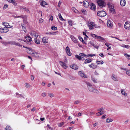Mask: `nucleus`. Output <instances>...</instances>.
Returning a JSON list of instances; mask_svg holds the SVG:
<instances>
[{"label": "nucleus", "instance_id": "nucleus-15", "mask_svg": "<svg viewBox=\"0 0 130 130\" xmlns=\"http://www.w3.org/2000/svg\"><path fill=\"white\" fill-rule=\"evenodd\" d=\"M25 38L28 42H30L32 41L31 38L29 36H25Z\"/></svg>", "mask_w": 130, "mask_h": 130}, {"label": "nucleus", "instance_id": "nucleus-22", "mask_svg": "<svg viewBox=\"0 0 130 130\" xmlns=\"http://www.w3.org/2000/svg\"><path fill=\"white\" fill-rule=\"evenodd\" d=\"M90 43L94 47L98 49L99 46H97L96 45H95V44H94L92 42L90 41Z\"/></svg>", "mask_w": 130, "mask_h": 130}, {"label": "nucleus", "instance_id": "nucleus-13", "mask_svg": "<svg viewBox=\"0 0 130 130\" xmlns=\"http://www.w3.org/2000/svg\"><path fill=\"white\" fill-rule=\"evenodd\" d=\"M89 66L91 68L93 69L96 68L97 67V66L96 65H95L93 63H92L91 64L89 65Z\"/></svg>", "mask_w": 130, "mask_h": 130}, {"label": "nucleus", "instance_id": "nucleus-63", "mask_svg": "<svg viewBox=\"0 0 130 130\" xmlns=\"http://www.w3.org/2000/svg\"><path fill=\"white\" fill-rule=\"evenodd\" d=\"M34 78V77L33 75H31V79L32 80H33Z\"/></svg>", "mask_w": 130, "mask_h": 130}, {"label": "nucleus", "instance_id": "nucleus-60", "mask_svg": "<svg viewBox=\"0 0 130 130\" xmlns=\"http://www.w3.org/2000/svg\"><path fill=\"white\" fill-rule=\"evenodd\" d=\"M110 10L112 13H113L115 12V10L113 8L110 9Z\"/></svg>", "mask_w": 130, "mask_h": 130}, {"label": "nucleus", "instance_id": "nucleus-3", "mask_svg": "<svg viewBox=\"0 0 130 130\" xmlns=\"http://www.w3.org/2000/svg\"><path fill=\"white\" fill-rule=\"evenodd\" d=\"M9 31V29L7 27L0 28V32L2 33H6Z\"/></svg>", "mask_w": 130, "mask_h": 130}, {"label": "nucleus", "instance_id": "nucleus-4", "mask_svg": "<svg viewBox=\"0 0 130 130\" xmlns=\"http://www.w3.org/2000/svg\"><path fill=\"white\" fill-rule=\"evenodd\" d=\"M94 25H95L94 23L92 22H90L88 24V26L89 27V29L91 30L93 29V27Z\"/></svg>", "mask_w": 130, "mask_h": 130}, {"label": "nucleus", "instance_id": "nucleus-14", "mask_svg": "<svg viewBox=\"0 0 130 130\" xmlns=\"http://www.w3.org/2000/svg\"><path fill=\"white\" fill-rule=\"evenodd\" d=\"M90 6V8L91 10H95L96 6L94 4L92 3H91Z\"/></svg>", "mask_w": 130, "mask_h": 130}, {"label": "nucleus", "instance_id": "nucleus-33", "mask_svg": "<svg viewBox=\"0 0 130 130\" xmlns=\"http://www.w3.org/2000/svg\"><path fill=\"white\" fill-rule=\"evenodd\" d=\"M6 130H12L11 128L8 125H7L6 127Z\"/></svg>", "mask_w": 130, "mask_h": 130}, {"label": "nucleus", "instance_id": "nucleus-46", "mask_svg": "<svg viewBox=\"0 0 130 130\" xmlns=\"http://www.w3.org/2000/svg\"><path fill=\"white\" fill-rule=\"evenodd\" d=\"M8 7V5H7V4H5L4 5V6L3 8V10L5 9L6 8H7Z\"/></svg>", "mask_w": 130, "mask_h": 130}, {"label": "nucleus", "instance_id": "nucleus-28", "mask_svg": "<svg viewBox=\"0 0 130 130\" xmlns=\"http://www.w3.org/2000/svg\"><path fill=\"white\" fill-rule=\"evenodd\" d=\"M24 47L27 48L28 50H27V52L28 53L30 54V52H32V50H30L29 48H28L27 47H25L24 46H23Z\"/></svg>", "mask_w": 130, "mask_h": 130}, {"label": "nucleus", "instance_id": "nucleus-45", "mask_svg": "<svg viewBox=\"0 0 130 130\" xmlns=\"http://www.w3.org/2000/svg\"><path fill=\"white\" fill-rule=\"evenodd\" d=\"M75 57L76 58H77V59H78L79 60H80V58H81V56H79L77 55H76L75 56Z\"/></svg>", "mask_w": 130, "mask_h": 130}, {"label": "nucleus", "instance_id": "nucleus-64", "mask_svg": "<svg viewBox=\"0 0 130 130\" xmlns=\"http://www.w3.org/2000/svg\"><path fill=\"white\" fill-rule=\"evenodd\" d=\"M48 95L50 97H53V95L51 93H49L48 94Z\"/></svg>", "mask_w": 130, "mask_h": 130}, {"label": "nucleus", "instance_id": "nucleus-26", "mask_svg": "<svg viewBox=\"0 0 130 130\" xmlns=\"http://www.w3.org/2000/svg\"><path fill=\"white\" fill-rule=\"evenodd\" d=\"M103 62L102 60L100 61H96V63L97 64H103Z\"/></svg>", "mask_w": 130, "mask_h": 130}, {"label": "nucleus", "instance_id": "nucleus-10", "mask_svg": "<svg viewBox=\"0 0 130 130\" xmlns=\"http://www.w3.org/2000/svg\"><path fill=\"white\" fill-rule=\"evenodd\" d=\"M70 67L74 70H77L78 69V67L76 65L74 64L71 65L70 66Z\"/></svg>", "mask_w": 130, "mask_h": 130}, {"label": "nucleus", "instance_id": "nucleus-41", "mask_svg": "<svg viewBox=\"0 0 130 130\" xmlns=\"http://www.w3.org/2000/svg\"><path fill=\"white\" fill-rule=\"evenodd\" d=\"M25 85L26 87L27 88H29L30 87V86L28 83H26L25 84Z\"/></svg>", "mask_w": 130, "mask_h": 130}, {"label": "nucleus", "instance_id": "nucleus-62", "mask_svg": "<svg viewBox=\"0 0 130 130\" xmlns=\"http://www.w3.org/2000/svg\"><path fill=\"white\" fill-rule=\"evenodd\" d=\"M79 40H80L81 41H84V40L82 38V37H79Z\"/></svg>", "mask_w": 130, "mask_h": 130}, {"label": "nucleus", "instance_id": "nucleus-50", "mask_svg": "<svg viewBox=\"0 0 130 130\" xmlns=\"http://www.w3.org/2000/svg\"><path fill=\"white\" fill-rule=\"evenodd\" d=\"M64 124V123L63 122H62L61 123H59L58 125V126L59 127H61L63 124Z\"/></svg>", "mask_w": 130, "mask_h": 130}, {"label": "nucleus", "instance_id": "nucleus-36", "mask_svg": "<svg viewBox=\"0 0 130 130\" xmlns=\"http://www.w3.org/2000/svg\"><path fill=\"white\" fill-rule=\"evenodd\" d=\"M46 2L44 1H42L40 3L41 5L44 6L45 5H46Z\"/></svg>", "mask_w": 130, "mask_h": 130}, {"label": "nucleus", "instance_id": "nucleus-5", "mask_svg": "<svg viewBox=\"0 0 130 130\" xmlns=\"http://www.w3.org/2000/svg\"><path fill=\"white\" fill-rule=\"evenodd\" d=\"M78 74L81 77L84 78H87V76L84 73L81 71H79L78 72Z\"/></svg>", "mask_w": 130, "mask_h": 130}, {"label": "nucleus", "instance_id": "nucleus-55", "mask_svg": "<svg viewBox=\"0 0 130 130\" xmlns=\"http://www.w3.org/2000/svg\"><path fill=\"white\" fill-rule=\"evenodd\" d=\"M12 3L15 6H16L17 5L16 1L14 0H13V2H12Z\"/></svg>", "mask_w": 130, "mask_h": 130}, {"label": "nucleus", "instance_id": "nucleus-2", "mask_svg": "<svg viewBox=\"0 0 130 130\" xmlns=\"http://www.w3.org/2000/svg\"><path fill=\"white\" fill-rule=\"evenodd\" d=\"M106 14V12L103 10L98 11L97 13V15L101 17H105Z\"/></svg>", "mask_w": 130, "mask_h": 130}, {"label": "nucleus", "instance_id": "nucleus-18", "mask_svg": "<svg viewBox=\"0 0 130 130\" xmlns=\"http://www.w3.org/2000/svg\"><path fill=\"white\" fill-rule=\"evenodd\" d=\"M120 4L122 6H124L125 4V0H121L120 2Z\"/></svg>", "mask_w": 130, "mask_h": 130}, {"label": "nucleus", "instance_id": "nucleus-57", "mask_svg": "<svg viewBox=\"0 0 130 130\" xmlns=\"http://www.w3.org/2000/svg\"><path fill=\"white\" fill-rule=\"evenodd\" d=\"M41 95L42 96L45 97L46 95V93L45 92H44L42 93Z\"/></svg>", "mask_w": 130, "mask_h": 130}, {"label": "nucleus", "instance_id": "nucleus-39", "mask_svg": "<svg viewBox=\"0 0 130 130\" xmlns=\"http://www.w3.org/2000/svg\"><path fill=\"white\" fill-rule=\"evenodd\" d=\"M128 59H130V55L127 54H125L124 55Z\"/></svg>", "mask_w": 130, "mask_h": 130}, {"label": "nucleus", "instance_id": "nucleus-51", "mask_svg": "<svg viewBox=\"0 0 130 130\" xmlns=\"http://www.w3.org/2000/svg\"><path fill=\"white\" fill-rule=\"evenodd\" d=\"M72 10L74 11V12L76 13H77V12H78V10L74 8H72Z\"/></svg>", "mask_w": 130, "mask_h": 130}, {"label": "nucleus", "instance_id": "nucleus-20", "mask_svg": "<svg viewBox=\"0 0 130 130\" xmlns=\"http://www.w3.org/2000/svg\"><path fill=\"white\" fill-rule=\"evenodd\" d=\"M92 61V60L90 58H88L85 60L84 62L85 63H87L91 62Z\"/></svg>", "mask_w": 130, "mask_h": 130}, {"label": "nucleus", "instance_id": "nucleus-1", "mask_svg": "<svg viewBox=\"0 0 130 130\" xmlns=\"http://www.w3.org/2000/svg\"><path fill=\"white\" fill-rule=\"evenodd\" d=\"M97 1L99 6L101 8H102L105 6L106 4L104 0H97Z\"/></svg>", "mask_w": 130, "mask_h": 130}, {"label": "nucleus", "instance_id": "nucleus-40", "mask_svg": "<svg viewBox=\"0 0 130 130\" xmlns=\"http://www.w3.org/2000/svg\"><path fill=\"white\" fill-rule=\"evenodd\" d=\"M87 85V87L88 88V87H90L92 86V85L90 83L88 82H87L86 83Z\"/></svg>", "mask_w": 130, "mask_h": 130}, {"label": "nucleus", "instance_id": "nucleus-24", "mask_svg": "<svg viewBox=\"0 0 130 130\" xmlns=\"http://www.w3.org/2000/svg\"><path fill=\"white\" fill-rule=\"evenodd\" d=\"M58 16L59 17V19H60L62 21H65L64 19H63L62 16H61V14L59 13L58 14Z\"/></svg>", "mask_w": 130, "mask_h": 130}, {"label": "nucleus", "instance_id": "nucleus-43", "mask_svg": "<svg viewBox=\"0 0 130 130\" xmlns=\"http://www.w3.org/2000/svg\"><path fill=\"white\" fill-rule=\"evenodd\" d=\"M14 45H16V46H18L20 47H21L22 46V45L20 44L19 43H16L15 42V44H14Z\"/></svg>", "mask_w": 130, "mask_h": 130}, {"label": "nucleus", "instance_id": "nucleus-27", "mask_svg": "<svg viewBox=\"0 0 130 130\" xmlns=\"http://www.w3.org/2000/svg\"><path fill=\"white\" fill-rule=\"evenodd\" d=\"M8 44L14 45V44H15V42L14 41H9L8 42Z\"/></svg>", "mask_w": 130, "mask_h": 130}, {"label": "nucleus", "instance_id": "nucleus-59", "mask_svg": "<svg viewBox=\"0 0 130 130\" xmlns=\"http://www.w3.org/2000/svg\"><path fill=\"white\" fill-rule=\"evenodd\" d=\"M88 55L89 56H91V57H92V56H95V54H88Z\"/></svg>", "mask_w": 130, "mask_h": 130}, {"label": "nucleus", "instance_id": "nucleus-17", "mask_svg": "<svg viewBox=\"0 0 130 130\" xmlns=\"http://www.w3.org/2000/svg\"><path fill=\"white\" fill-rule=\"evenodd\" d=\"M70 38L72 39V40L75 43H76L77 41L76 39L75 38V37H74V36L71 35L70 36Z\"/></svg>", "mask_w": 130, "mask_h": 130}, {"label": "nucleus", "instance_id": "nucleus-58", "mask_svg": "<svg viewBox=\"0 0 130 130\" xmlns=\"http://www.w3.org/2000/svg\"><path fill=\"white\" fill-rule=\"evenodd\" d=\"M126 74L130 76V71H127L126 72Z\"/></svg>", "mask_w": 130, "mask_h": 130}, {"label": "nucleus", "instance_id": "nucleus-52", "mask_svg": "<svg viewBox=\"0 0 130 130\" xmlns=\"http://www.w3.org/2000/svg\"><path fill=\"white\" fill-rule=\"evenodd\" d=\"M91 36L92 37H93L94 38H95V37L96 38L98 37V36H96V35L95 34H91Z\"/></svg>", "mask_w": 130, "mask_h": 130}, {"label": "nucleus", "instance_id": "nucleus-49", "mask_svg": "<svg viewBox=\"0 0 130 130\" xmlns=\"http://www.w3.org/2000/svg\"><path fill=\"white\" fill-rule=\"evenodd\" d=\"M121 92L123 95H125V92L123 89H122L121 90Z\"/></svg>", "mask_w": 130, "mask_h": 130}, {"label": "nucleus", "instance_id": "nucleus-34", "mask_svg": "<svg viewBox=\"0 0 130 130\" xmlns=\"http://www.w3.org/2000/svg\"><path fill=\"white\" fill-rule=\"evenodd\" d=\"M92 80L94 83H96V79L93 76H92Z\"/></svg>", "mask_w": 130, "mask_h": 130}, {"label": "nucleus", "instance_id": "nucleus-8", "mask_svg": "<svg viewBox=\"0 0 130 130\" xmlns=\"http://www.w3.org/2000/svg\"><path fill=\"white\" fill-rule=\"evenodd\" d=\"M61 66L64 69H66L68 67L66 64L63 62L60 61L59 62Z\"/></svg>", "mask_w": 130, "mask_h": 130}, {"label": "nucleus", "instance_id": "nucleus-56", "mask_svg": "<svg viewBox=\"0 0 130 130\" xmlns=\"http://www.w3.org/2000/svg\"><path fill=\"white\" fill-rule=\"evenodd\" d=\"M1 43L2 44H4L5 45H6L8 44V42H5L2 41L1 42Z\"/></svg>", "mask_w": 130, "mask_h": 130}, {"label": "nucleus", "instance_id": "nucleus-31", "mask_svg": "<svg viewBox=\"0 0 130 130\" xmlns=\"http://www.w3.org/2000/svg\"><path fill=\"white\" fill-rule=\"evenodd\" d=\"M81 11L85 15H86L87 14V11L85 10L84 9H82L81 10Z\"/></svg>", "mask_w": 130, "mask_h": 130}, {"label": "nucleus", "instance_id": "nucleus-30", "mask_svg": "<svg viewBox=\"0 0 130 130\" xmlns=\"http://www.w3.org/2000/svg\"><path fill=\"white\" fill-rule=\"evenodd\" d=\"M21 9L22 10H25V11H29V10L27 8L25 7H21Z\"/></svg>", "mask_w": 130, "mask_h": 130}, {"label": "nucleus", "instance_id": "nucleus-12", "mask_svg": "<svg viewBox=\"0 0 130 130\" xmlns=\"http://www.w3.org/2000/svg\"><path fill=\"white\" fill-rule=\"evenodd\" d=\"M42 42L45 43H47L48 42V38L46 37H44L42 39Z\"/></svg>", "mask_w": 130, "mask_h": 130}, {"label": "nucleus", "instance_id": "nucleus-16", "mask_svg": "<svg viewBox=\"0 0 130 130\" xmlns=\"http://www.w3.org/2000/svg\"><path fill=\"white\" fill-rule=\"evenodd\" d=\"M107 23V25L108 27H111L112 26L113 24L110 20H108Z\"/></svg>", "mask_w": 130, "mask_h": 130}, {"label": "nucleus", "instance_id": "nucleus-9", "mask_svg": "<svg viewBox=\"0 0 130 130\" xmlns=\"http://www.w3.org/2000/svg\"><path fill=\"white\" fill-rule=\"evenodd\" d=\"M66 51L67 55L69 56H71V54L70 52V50L69 48L67 46L66 48Z\"/></svg>", "mask_w": 130, "mask_h": 130}, {"label": "nucleus", "instance_id": "nucleus-42", "mask_svg": "<svg viewBox=\"0 0 130 130\" xmlns=\"http://www.w3.org/2000/svg\"><path fill=\"white\" fill-rule=\"evenodd\" d=\"M51 28L53 30H56L57 29V28L56 27L54 26H52L51 27Z\"/></svg>", "mask_w": 130, "mask_h": 130}, {"label": "nucleus", "instance_id": "nucleus-53", "mask_svg": "<svg viewBox=\"0 0 130 130\" xmlns=\"http://www.w3.org/2000/svg\"><path fill=\"white\" fill-rule=\"evenodd\" d=\"M105 45L108 47V48L107 49V50H108L109 49H111V48L110 47H109V46L108 44L105 43Z\"/></svg>", "mask_w": 130, "mask_h": 130}, {"label": "nucleus", "instance_id": "nucleus-11", "mask_svg": "<svg viewBox=\"0 0 130 130\" xmlns=\"http://www.w3.org/2000/svg\"><path fill=\"white\" fill-rule=\"evenodd\" d=\"M111 78L112 80L115 81H117L118 80L117 76L114 74H112V75Z\"/></svg>", "mask_w": 130, "mask_h": 130}, {"label": "nucleus", "instance_id": "nucleus-6", "mask_svg": "<svg viewBox=\"0 0 130 130\" xmlns=\"http://www.w3.org/2000/svg\"><path fill=\"white\" fill-rule=\"evenodd\" d=\"M124 26L125 29H130V22H126L124 25Z\"/></svg>", "mask_w": 130, "mask_h": 130}, {"label": "nucleus", "instance_id": "nucleus-23", "mask_svg": "<svg viewBox=\"0 0 130 130\" xmlns=\"http://www.w3.org/2000/svg\"><path fill=\"white\" fill-rule=\"evenodd\" d=\"M16 97H17L18 98H22L23 97L24 98V97L21 94H19L18 93H16Z\"/></svg>", "mask_w": 130, "mask_h": 130}, {"label": "nucleus", "instance_id": "nucleus-44", "mask_svg": "<svg viewBox=\"0 0 130 130\" xmlns=\"http://www.w3.org/2000/svg\"><path fill=\"white\" fill-rule=\"evenodd\" d=\"M68 22L69 23V24L70 25H72V21L71 20H69L68 21Z\"/></svg>", "mask_w": 130, "mask_h": 130}, {"label": "nucleus", "instance_id": "nucleus-29", "mask_svg": "<svg viewBox=\"0 0 130 130\" xmlns=\"http://www.w3.org/2000/svg\"><path fill=\"white\" fill-rule=\"evenodd\" d=\"M2 24L4 25L5 27H7L9 26V23H2Z\"/></svg>", "mask_w": 130, "mask_h": 130}, {"label": "nucleus", "instance_id": "nucleus-19", "mask_svg": "<svg viewBox=\"0 0 130 130\" xmlns=\"http://www.w3.org/2000/svg\"><path fill=\"white\" fill-rule=\"evenodd\" d=\"M30 34L32 36H34L36 37H38V34L35 31H33L32 32H31Z\"/></svg>", "mask_w": 130, "mask_h": 130}, {"label": "nucleus", "instance_id": "nucleus-48", "mask_svg": "<svg viewBox=\"0 0 130 130\" xmlns=\"http://www.w3.org/2000/svg\"><path fill=\"white\" fill-rule=\"evenodd\" d=\"M92 92L96 93H99L98 91L96 89H93V91H92Z\"/></svg>", "mask_w": 130, "mask_h": 130}, {"label": "nucleus", "instance_id": "nucleus-38", "mask_svg": "<svg viewBox=\"0 0 130 130\" xmlns=\"http://www.w3.org/2000/svg\"><path fill=\"white\" fill-rule=\"evenodd\" d=\"M97 39H99L101 40H104V39L102 37L100 36H98Z\"/></svg>", "mask_w": 130, "mask_h": 130}, {"label": "nucleus", "instance_id": "nucleus-37", "mask_svg": "<svg viewBox=\"0 0 130 130\" xmlns=\"http://www.w3.org/2000/svg\"><path fill=\"white\" fill-rule=\"evenodd\" d=\"M113 120L111 119L107 118L106 120V122L107 123H109L112 121Z\"/></svg>", "mask_w": 130, "mask_h": 130}, {"label": "nucleus", "instance_id": "nucleus-21", "mask_svg": "<svg viewBox=\"0 0 130 130\" xmlns=\"http://www.w3.org/2000/svg\"><path fill=\"white\" fill-rule=\"evenodd\" d=\"M83 3L84 6L86 7H88L87 6L89 4V3L88 2L86 1H84Z\"/></svg>", "mask_w": 130, "mask_h": 130}, {"label": "nucleus", "instance_id": "nucleus-61", "mask_svg": "<svg viewBox=\"0 0 130 130\" xmlns=\"http://www.w3.org/2000/svg\"><path fill=\"white\" fill-rule=\"evenodd\" d=\"M129 46H130L128 45H125L124 46V47L127 49L129 48Z\"/></svg>", "mask_w": 130, "mask_h": 130}, {"label": "nucleus", "instance_id": "nucleus-35", "mask_svg": "<svg viewBox=\"0 0 130 130\" xmlns=\"http://www.w3.org/2000/svg\"><path fill=\"white\" fill-rule=\"evenodd\" d=\"M107 5H108L109 7L110 8V9L114 8L113 6L110 4L109 3H108Z\"/></svg>", "mask_w": 130, "mask_h": 130}, {"label": "nucleus", "instance_id": "nucleus-25", "mask_svg": "<svg viewBox=\"0 0 130 130\" xmlns=\"http://www.w3.org/2000/svg\"><path fill=\"white\" fill-rule=\"evenodd\" d=\"M37 37H36V38L35 39V42L38 44H40V41L39 40H38L37 39Z\"/></svg>", "mask_w": 130, "mask_h": 130}, {"label": "nucleus", "instance_id": "nucleus-32", "mask_svg": "<svg viewBox=\"0 0 130 130\" xmlns=\"http://www.w3.org/2000/svg\"><path fill=\"white\" fill-rule=\"evenodd\" d=\"M90 92H92L93 91V90L94 89L91 86L90 87H88V88Z\"/></svg>", "mask_w": 130, "mask_h": 130}, {"label": "nucleus", "instance_id": "nucleus-54", "mask_svg": "<svg viewBox=\"0 0 130 130\" xmlns=\"http://www.w3.org/2000/svg\"><path fill=\"white\" fill-rule=\"evenodd\" d=\"M22 29L25 32H26V27L22 25Z\"/></svg>", "mask_w": 130, "mask_h": 130}, {"label": "nucleus", "instance_id": "nucleus-7", "mask_svg": "<svg viewBox=\"0 0 130 130\" xmlns=\"http://www.w3.org/2000/svg\"><path fill=\"white\" fill-rule=\"evenodd\" d=\"M30 54L34 57H39V54L38 53L34 52L32 51V52H30Z\"/></svg>", "mask_w": 130, "mask_h": 130}, {"label": "nucleus", "instance_id": "nucleus-47", "mask_svg": "<svg viewBox=\"0 0 130 130\" xmlns=\"http://www.w3.org/2000/svg\"><path fill=\"white\" fill-rule=\"evenodd\" d=\"M80 103V101L79 100H77L75 101L74 102V104H77L79 103Z\"/></svg>", "mask_w": 130, "mask_h": 130}]
</instances>
